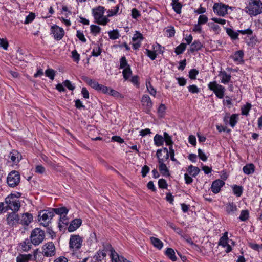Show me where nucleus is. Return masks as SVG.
<instances>
[{
	"mask_svg": "<svg viewBox=\"0 0 262 262\" xmlns=\"http://www.w3.org/2000/svg\"><path fill=\"white\" fill-rule=\"evenodd\" d=\"M163 150L164 151L163 157H162L161 150H157L156 153L157 157L158 159L159 170L162 176L169 177L170 174L166 164H164V162L169 158L168 150L167 148H165Z\"/></svg>",
	"mask_w": 262,
	"mask_h": 262,
	"instance_id": "1",
	"label": "nucleus"
},
{
	"mask_svg": "<svg viewBox=\"0 0 262 262\" xmlns=\"http://www.w3.org/2000/svg\"><path fill=\"white\" fill-rule=\"evenodd\" d=\"M105 10L104 7L102 6H99L92 9V14L96 23L105 26L110 21V19L104 16Z\"/></svg>",
	"mask_w": 262,
	"mask_h": 262,
	"instance_id": "2",
	"label": "nucleus"
},
{
	"mask_svg": "<svg viewBox=\"0 0 262 262\" xmlns=\"http://www.w3.org/2000/svg\"><path fill=\"white\" fill-rule=\"evenodd\" d=\"M245 11L250 16H256L262 13V2L260 0H252L245 8Z\"/></svg>",
	"mask_w": 262,
	"mask_h": 262,
	"instance_id": "3",
	"label": "nucleus"
},
{
	"mask_svg": "<svg viewBox=\"0 0 262 262\" xmlns=\"http://www.w3.org/2000/svg\"><path fill=\"white\" fill-rule=\"evenodd\" d=\"M54 216V214L52 208L40 210L38 216V221L40 222L41 225L48 227Z\"/></svg>",
	"mask_w": 262,
	"mask_h": 262,
	"instance_id": "4",
	"label": "nucleus"
},
{
	"mask_svg": "<svg viewBox=\"0 0 262 262\" xmlns=\"http://www.w3.org/2000/svg\"><path fill=\"white\" fill-rule=\"evenodd\" d=\"M45 238V231L40 228H36L32 231L29 239L33 245L37 246L41 243Z\"/></svg>",
	"mask_w": 262,
	"mask_h": 262,
	"instance_id": "5",
	"label": "nucleus"
},
{
	"mask_svg": "<svg viewBox=\"0 0 262 262\" xmlns=\"http://www.w3.org/2000/svg\"><path fill=\"white\" fill-rule=\"evenodd\" d=\"M208 88L210 90L213 91L216 96L220 98H223L225 92V88L217 83L216 81H213L209 82L208 84Z\"/></svg>",
	"mask_w": 262,
	"mask_h": 262,
	"instance_id": "6",
	"label": "nucleus"
},
{
	"mask_svg": "<svg viewBox=\"0 0 262 262\" xmlns=\"http://www.w3.org/2000/svg\"><path fill=\"white\" fill-rule=\"evenodd\" d=\"M20 174L18 171L12 170L8 175L7 178V182L8 186L10 187L14 188L20 183Z\"/></svg>",
	"mask_w": 262,
	"mask_h": 262,
	"instance_id": "7",
	"label": "nucleus"
},
{
	"mask_svg": "<svg viewBox=\"0 0 262 262\" xmlns=\"http://www.w3.org/2000/svg\"><path fill=\"white\" fill-rule=\"evenodd\" d=\"M83 240L79 235L72 234L69 240V248L71 251H75L79 250L82 246Z\"/></svg>",
	"mask_w": 262,
	"mask_h": 262,
	"instance_id": "8",
	"label": "nucleus"
},
{
	"mask_svg": "<svg viewBox=\"0 0 262 262\" xmlns=\"http://www.w3.org/2000/svg\"><path fill=\"white\" fill-rule=\"evenodd\" d=\"M42 254L45 257L54 256L56 254L55 246L53 242H48L42 247Z\"/></svg>",
	"mask_w": 262,
	"mask_h": 262,
	"instance_id": "9",
	"label": "nucleus"
},
{
	"mask_svg": "<svg viewBox=\"0 0 262 262\" xmlns=\"http://www.w3.org/2000/svg\"><path fill=\"white\" fill-rule=\"evenodd\" d=\"M232 9V7L228 5L222 4L221 3H215L213 6V12L217 15L224 16L227 14V8Z\"/></svg>",
	"mask_w": 262,
	"mask_h": 262,
	"instance_id": "10",
	"label": "nucleus"
},
{
	"mask_svg": "<svg viewBox=\"0 0 262 262\" xmlns=\"http://www.w3.org/2000/svg\"><path fill=\"white\" fill-rule=\"evenodd\" d=\"M143 111L148 114H149L151 111L153 103L150 97L147 95H143L141 100Z\"/></svg>",
	"mask_w": 262,
	"mask_h": 262,
	"instance_id": "11",
	"label": "nucleus"
},
{
	"mask_svg": "<svg viewBox=\"0 0 262 262\" xmlns=\"http://www.w3.org/2000/svg\"><path fill=\"white\" fill-rule=\"evenodd\" d=\"M19 216L15 211L9 213L6 219L7 224L10 227H16L19 224Z\"/></svg>",
	"mask_w": 262,
	"mask_h": 262,
	"instance_id": "12",
	"label": "nucleus"
},
{
	"mask_svg": "<svg viewBox=\"0 0 262 262\" xmlns=\"http://www.w3.org/2000/svg\"><path fill=\"white\" fill-rule=\"evenodd\" d=\"M51 32L53 34L54 38L57 41L62 39L65 34L64 29L56 25L51 27Z\"/></svg>",
	"mask_w": 262,
	"mask_h": 262,
	"instance_id": "13",
	"label": "nucleus"
},
{
	"mask_svg": "<svg viewBox=\"0 0 262 262\" xmlns=\"http://www.w3.org/2000/svg\"><path fill=\"white\" fill-rule=\"evenodd\" d=\"M225 184L224 181L221 179H217L213 181L210 189L212 192L214 194L218 193L221 189V188L223 187Z\"/></svg>",
	"mask_w": 262,
	"mask_h": 262,
	"instance_id": "14",
	"label": "nucleus"
},
{
	"mask_svg": "<svg viewBox=\"0 0 262 262\" xmlns=\"http://www.w3.org/2000/svg\"><path fill=\"white\" fill-rule=\"evenodd\" d=\"M33 221V215L32 214L26 212L23 213L19 216V224L24 226H27Z\"/></svg>",
	"mask_w": 262,
	"mask_h": 262,
	"instance_id": "15",
	"label": "nucleus"
},
{
	"mask_svg": "<svg viewBox=\"0 0 262 262\" xmlns=\"http://www.w3.org/2000/svg\"><path fill=\"white\" fill-rule=\"evenodd\" d=\"M81 224L82 220L81 219L77 218L73 220L68 227V231L69 232H74L81 226Z\"/></svg>",
	"mask_w": 262,
	"mask_h": 262,
	"instance_id": "16",
	"label": "nucleus"
},
{
	"mask_svg": "<svg viewBox=\"0 0 262 262\" xmlns=\"http://www.w3.org/2000/svg\"><path fill=\"white\" fill-rule=\"evenodd\" d=\"M244 53L243 50H238L231 56V58L237 64H243L244 62Z\"/></svg>",
	"mask_w": 262,
	"mask_h": 262,
	"instance_id": "17",
	"label": "nucleus"
},
{
	"mask_svg": "<svg viewBox=\"0 0 262 262\" xmlns=\"http://www.w3.org/2000/svg\"><path fill=\"white\" fill-rule=\"evenodd\" d=\"M81 79L86 82L89 86L97 91L99 86V83L94 79H91L86 76H82Z\"/></svg>",
	"mask_w": 262,
	"mask_h": 262,
	"instance_id": "18",
	"label": "nucleus"
},
{
	"mask_svg": "<svg viewBox=\"0 0 262 262\" xmlns=\"http://www.w3.org/2000/svg\"><path fill=\"white\" fill-rule=\"evenodd\" d=\"M170 5L177 14H180L181 13L183 4L179 0H171Z\"/></svg>",
	"mask_w": 262,
	"mask_h": 262,
	"instance_id": "19",
	"label": "nucleus"
},
{
	"mask_svg": "<svg viewBox=\"0 0 262 262\" xmlns=\"http://www.w3.org/2000/svg\"><path fill=\"white\" fill-rule=\"evenodd\" d=\"M9 158L14 164H16L21 160V155L17 150H13L10 153Z\"/></svg>",
	"mask_w": 262,
	"mask_h": 262,
	"instance_id": "20",
	"label": "nucleus"
},
{
	"mask_svg": "<svg viewBox=\"0 0 262 262\" xmlns=\"http://www.w3.org/2000/svg\"><path fill=\"white\" fill-rule=\"evenodd\" d=\"M7 204L8 205L7 207L11 209L13 212L15 211V212H17L20 207V202L17 200H10V203Z\"/></svg>",
	"mask_w": 262,
	"mask_h": 262,
	"instance_id": "21",
	"label": "nucleus"
},
{
	"mask_svg": "<svg viewBox=\"0 0 262 262\" xmlns=\"http://www.w3.org/2000/svg\"><path fill=\"white\" fill-rule=\"evenodd\" d=\"M32 243L29 239H26L23 242L19 244V247L23 252H28L32 247Z\"/></svg>",
	"mask_w": 262,
	"mask_h": 262,
	"instance_id": "22",
	"label": "nucleus"
},
{
	"mask_svg": "<svg viewBox=\"0 0 262 262\" xmlns=\"http://www.w3.org/2000/svg\"><path fill=\"white\" fill-rule=\"evenodd\" d=\"M202 47L203 45L202 43L198 40H195L190 46L189 52L193 53L195 51L201 50Z\"/></svg>",
	"mask_w": 262,
	"mask_h": 262,
	"instance_id": "23",
	"label": "nucleus"
},
{
	"mask_svg": "<svg viewBox=\"0 0 262 262\" xmlns=\"http://www.w3.org/2000/svg\"><path fill=\"white\" fill-rule=\"evenodd\" d=\"M255 168V166L253 164H247L243 167V171L245 174L249 175L254 172Z\"/></svg>",
	"mask_w": 262,
	"mask_h": 262,
	"instance_id": "24",
	"label": "nucleus"
},
{
	"mask_svg": "<svg viewBox=\"0 0 262 262\" xmlns=\"http://www.w3.org/2000/svg\"><path fill=\"white\" fill-rule=\"evenodd\" d=\"M102 43L95 44L91 53L92 56L94 57H98V56L100 55L102 51Z\"/></svg>",
	"mask_w": 262,
	"mask_h": 262,
	"instance_id": "25",
	"label": "nucleus"
},
{
	"mask_svg": "<svg viewBox=\"0 0 262 262\" xmlns=\"http://www.w3.org/2000/svg\"><path fill=\"white\" fill-rule=\"evenodd\" d=\"M219 76H222L221 82L223 84H227L231 80V76L230 74H228L225 71H221Z\"/></svg>",
	"mask_w": 262,
	"mask_h": 262,
	"instance_id": "26",
	"label": "nucleus"
},
{
	"mask_svg": "<svg viewBox=\"0 0 262 262\" xmlns=\"http://www.w3.org/2000/svg\"><path fill=\"white\" fill-rule=\"evenodd\" d=\"M187 171L189 175L195 177L199 173L200 169L198 167L191 165L188 166Z\"/></svg>",
	"mask_w": 262,
	"mask_h": 262,
	"instance_id": "27",
	"label": "nucleus"
},
{
	"mask_svg": "<svg viewBox=\"0 0 262 262\" xmlns=\"http://www.w3.org/2000/svg\"><path fill=\"white\" fill-rule=\"evenodd\" d=\"M165 255L172 261H176L177 258L175 255L174 250L171 248H167L165 252Z\"/></svg>",
	"mask_w": 262,
	"mask_h": 262,
	"instance_id": "28",
	"label": "nucleus"
},
{
	"mask_svg": "<svg viewBox=\"0 0 262 262\" xmlns=\"http://www.w3.org/2000/svg\"><path fill=\"white\" fill-rule=\"evenodd\" d=\"M227 34L230 36L232 40H236L238 39L239 33L238 31H234L232 29L227 28H226Z\"/></svg>",
	"mask_w": 262,
	"mask_h": 262,
	"instance_id": "29",
	"label": "nucleus"
},
{
	"mask_svg": "<svg viewBox=\"0 0 262 262\" xmlns=\"http://www.w3.org/2000/svg\"><path fill=\"white\" fill-rule=\"evenodd\" d=\"M54 214L56 213L61 216L67 215L69 210L66 207H62L58 208H52Z\"/></svg>",
	"mask_w": 262,
	"mask_h": 262,
	"instance_id": "30",
	"label": "nucleus"
},
{
	"mask_svg": "<svg viewBox=\"0 0 262 262\" xmlns=\"http://www.w3.org/2000/svg\"><path fill=\"white\" fill-rule=\"evenodd\" d=\"M150 239L152 244L155 247H156L159 250L162 249L163 246V244L161 240L155 237H151Z\"/></svg>",
	"mask_w": 262,
	"mask_h": 262,
	"instance_id": "31",
	"label": "nucleus"
},
{
	"mask_svg": "<svg viewBox=\"0 0 262 262\" xmlns=\"http://www.w3.org/2000/svg\"><path fill=\"white\" fill-rule=\"evenodd\" d=\"M237 206L236 204L233 202L229 203L226 206V211L228 214L234 213L237 211Z\"/></svg>",
	"mask_w": 262,
	"mask_h": 262,
	"instance_id": "32",
	"label": "nucleus"
},
{
	"mask_svg": "<svg viewBox=\"0 0 262 262\" xmlns=\"http://www.w3.org/2000/svg\"><path fill=\"white\" fill-rule=\"evenodd\" d=\"M232 188L234 194L237 197H239L242 195L243 192V187L242 186L234 185Z\"/></svg>",
	"mask_w": 262,
	"mask_h": 262,
	"instance_id": "33",
	"label": "nucleus"
},
{
	"mask_svg": "<svg viewBox=\"0 0 262 262\" xmlns=\"http://www.w3.org/2000/svg\"><path fill=\"white\" fill-rule=\"evenodd\" d=\"M154 141L155 145L158 147L163 145L164 139L161 135L156 134L154 138Z\"/></svg>",
	"mask_w": 262,
	"mask_h": 262,
	"instance_id": "34",
	"label": "nucleus"
},
{
	"mask_svg": "<svg viewBox=\"0 0 262 262\" xmlns=\"http://www.w3.org/2000/svg\"><path fill=\"white\" fill-rule=\"evenodd\" d=\"M39 253V249H36L33 251V254H24L25 257H26V259L29 261L30 260H32L34 261H36L37 259H39L37 258V255Z\"/></svg>",
	"mask_w": 262,
	"mask_h": 262,
	"instance_id": "35",
	"label": "nucleus"
},
{
	"mask_svg": "<svg viewBox=\"0 0 262 262\" xmlns=\"http://www.w3.org/2000/svg\"><path fill=\"white\" fill-rule=\"evenodd\" d=\"M228 232H225L223 235L220 238V241L219 242V245L222 246L223 247H225L228 244Z\"/></svg>",
	"mask_w": 262,
	"mask_h": 262,
	"instance_id": "36",
	"label": "nucleus"
},
{
	"mask_svg": "<svg viewBox=\"0 0 262 262\" xmlns=\"http://www.w3.org/2000/svg\"><path fill=\"white\" fill-rule=\"evenodd\" d=\"M163 136V139H164L166 144L169 146V147H172L173 142L172 141L171 137L166 132L164 133Z\"/></svg>",
	"mask_w": 262,
	"mask_h": 262,
	"instance_id": "37",
	"label": "nucleus"
},
{
	"mask_svg": "<svg viewBox=\"0 0 262 262\" xmlns=\"http://www.w3.org/2000/svg\"><path fill=\"white\" fill-rule=\"evenodd\" d=\"M122 74L123 78L125 80L128 79L132 74V71L131 70L130 67L128 66L127 67H126V68L124 69L122 71Z\"/></svg>",
	"mask_w": 262,
	"mask_h": 262,
	"instance_id": "38",
	"label": "nucleus"
},
{
	"mask_svg": "<svg viewBox=\"0 0 262 262\" xmlns=\"http://www.w3.org/2000/svg\"><path fill=\"white\" fill-rule=\"evenodd\" d=\"M21 195V193L18 192H17L16 193L13 194L11 193L8 196H7L5 198V203L6 204H10V200H15L14 198H19L20 197Z\"/></svg>",
	"mask_w": 262,
	"mask_h": 262,
	"instance_id": "39",
	"label": "nucleus"
},
{
	"mask_svg": "<svg viewBox=\"0 0 262 262\" xmlns=\"http://www.w3.org/2000/svg\"><path fill=\"white\" fill-rule=\"evenodd\" d=\"M186 48V44L185 43H181L175 49V53L177 55L182 54Z\"/></svg>",
	"mask_w": 262,
	"mask_h": 262,
	"instance_id": "40",
	"label": "nucleus"
},
{
	"mask_svg": "<svg viewBox=\"0 0 262 262\" xmlns=\"http://www.w3.org/2000/svg\"><path fill=\"white\" fill-rule=\"evenodd\" d=\"M238 114H233L230 117L229 123L232 127H234L238 121Z\"/></svg>",
	"mask_w": 262,
	"mask_h": 262,
	"instance_id": "41",
	"label": "nucleus"
},
{
	"mask_svg": "<svg viewBox=\"0 0 262 262\" xmlns=\"http://www.w3.org/2000/svg\"><path fill=\"white\" fill-rule=\"evenodd\" d=\"M249 217V213L248 210H243L241 212L239 220L241 221H246Z\"/></svg>",
	"mask_w": 262,
	"mask_h": 262,
	"instance_id": "42",
	"label": "nucleus"
},
{
	"mask_svg": "<svg viewBox=\"0 0 262 262\" xmlns=\"http://www.w3.org/2000/svg\"><path fill=\"white\" fill-rule=\"evenodd\" d=\"M251 104L249 103H247L246 105H244L241 108V114L243 115H248L249 112L251 108Z\"/></svg>",
	"mask_w": 262,
	"mask_h": 262,
	"instance_id": "43",
	"label": "nucleus"
},
{
	"mask_svg": "<svg viewBox=\"0 0 262 262\" xmlns=\"http://www.w3.org/2000/svg\"><path fill=\"white\" fill-rule=\"evenodd\" d=\"M100 254H102V255L103 257H105L106 254L103 251H99L97 252L95 256H94L93 259L91 260V262H100L101 261V256Z\"/></svg>",
	"mask_w": 262,
	"mask_h": 262,
	"instance_id": "44",
	"label": "nucleus"
},
{
	"mask_svg": "<svg viewBox=\"0 0 262 262\" xmlns=\"http://www.w3.org/2000/svg\"><path fill=\"white\" fill-rule=\"evenodd\" d=\"M144 39L143 35L138 31H136V33L133 37L132 40L134 42L140 41L141 42Z\"/></svg>",
	"mask_w": 262,
	"mask_h": 262,
	"instance_id": "45",
	"label": "nucleus"
},
{
	"mask_svg": "<svg viewBox=\"0 0 262 262\" xmlns=\"http://www.w3.org/2000/svg\"><path fill=\"white\" fill-rule=\"evenodd\" d=\"M55 73V71L52 69H48L45 71L46 76L48 77L52 80L54 79Z\"/></svg>",
	"mask_w": 262,
	"mask_h": 262,
	"instance_id": "46",
	"label": "nucleus"
},
{
	"mask_svg": "<svg viewBox=\"0 0 262 262\" xmlns=\"http://www.w3.org/2000/svg\"><path fill=\"white\" fill-rule=\"evenodd\" d=\"M109 37L110 39L115 40L118 39L119 36V33L117 30H113L108 32Z\"/></svg>",
	"mask_w": 262,
	"mask_h": 262,
	"instance_id": "47",
	"label": "nucleus"
},
{
	"mask_svg": "<svg viewBox=\"0 0 262 262\" xmlns=\"http://www.w3.org/2000/svg\"><path fill=\"white\" fill-rule=\"evenodd\" d=\"M107 94L112 96H113L114 97H115V98H123V96L122 95V94H121L118 91L111 89V88H110V90H109L108 93Z\"/></svg>",
	"mask_w": 262,
	"mask_h": 262,
	"instance_id": "48",
	"label": "nucleus"
},
{
	"mask_svg": "<svg viewBox=\"0 0 262 262\" xmlns=\"http://www.w3.org/2000/svg\"><path fill=\"white\" fill-rule=\"evenodd\" d=\"M119 5H120L118 4L117 6H116L114 8V10H113V9L108 10L107 11L108 14H107V17H110L114 15H116L119 10Z\"/></svg>",
	"mask_w": 262,
	"mask_h": 262,
	"instance_id": "49",
	"label": "nucleus"
},
{
	"mask_svg": "<svg viewBox=\"0 0 262 262\" xmlns=\"http://www.w3.org/2000/svg\"><path fill=\"white\" fill-rule=\"evenodd\" d=\"M130 66L126 60V57L123 56L120 59L119 69H125L126 67Z\"/></svg>",
	"mask_w": 262,
	"mask_h": 262,
	"instance_id": "50",
	"label": "nucleus"
},
{
	"mask_svg": "<svg viewBox=\"0 0 262 262\" xmlns=\"http://www.w3.org/2000/svg\"><path fill=\"white\" fill-rule=\"evenodd\" d=\"M90 28H91V33L94 34L95 35H96L97 34H99L101 31L100 27L98 26L95 25H91Z\"/></svg>",
	"mask_w": 262,
	"mask_h": 262,
	"instance_id": "51",
	"label": "nucleus"
},
{
	"mask_svg": "<svg viewBox=\"0 0 262 262\" xmlns=\"http://www.w3.org/2000/svg\"><path fill=\"white\" fill-rule=\"evenodd\" d=\"M146 54L152 60H155L157 57L156 51H151L149 49H146Z\"/></svg>",
	"mask_w": 262,
	"mask_h": 262,
	"instance_id": "52",
	"label": "nucleus"
},
{
	"mask_svg": "<svg viewBox=\"0 0 262 262\" xmlns=\"http://www.w3.org/2000/svg\"><path fill=\"white\" fill-rule=\"evenodd\" d=\"M35 15L34 13L31 12L29 13L28 15L26 17L25 20L24 21L25 24H28L32 21L35 19Z\"/></svg>",
	"mask_w": 262,
	"mask_h": 262,
	"instance_id": "53",
	"label": "nucleus"
},
{
	"mask_svg": "<svg viewBox=\"0 0 262 262\" xmlns=\"http://www.w3.org/2000/svg\"><path fill=\"white\" fill-rule=\"evenodd\" d=\"M167 183L166 181L164 179H160L158 181V186L161 189H167Z\"/></svg>",
	"mask_w": 262,
	"mask_h": 262,
	"instance_id": "54",
	"label": "nucleus"
},
{
	"mask_svg": "<svg viewBox=\"0 0 262 262\" xmlns=\"http://www.w3.org/2000/svg\"><path fill=\"white\" fill-rule=\"evenodd\" d=\"M146 87H147V89L149 93L151 95L155 96L156 94V90L154 88V87L151 85L150 82H148V83L146 82Z\"/></svg>",
	"mask_w": 262,
	"mask_h": 262,
	"instance_id": "55",
	"label": "nucleus"
},
{
	"mask_svg": "<svg viewBox=\"0 0 262 262\" xmlns=\"http://www.w3.org/2000/svg\"><path fill=\"white\" fill-rule=\"evenodd\" d=\"M169 151H168L169 157H170L171 161L176 162L177 163L180 164V163L174 158V150L172 147H169Z\"/></svg>",
	"mask_w": 262,
	"mask_h": 262,
	"instance_id": "56",
	"label": "nucleus"
},
{
	"mask_svg": "<svg viewBox=\"0 0 262 262\" xmlns=\"http://www.w3.org/2000/svg\"><path fill=\"white\" fill-rule=\"evenodd\" d=\"M71 54H72V57L73 60L75 62L78 63V62L80 60V55L78 53L77 51L76 50H74L73 51H72Z\"/></svg>",
	"mask_w": 262,
	"mask_h": 262,
	"instance_id": "57",
	"label": "nucleus"
},
{
	"mask_svg": "<svg viewBox=\"0 0 262 262\" xmlns=\"http://www.w3.org/2000/svg\"><path fill=\"white\" fill-rule=\"evenodd\" d=\"M199 74V71L195 69H191L189 72V77L191 79H196V76Z\"/></svg>",
	"mask_w": 262,
	"mask_h": 262,
	"instance_id": "58",
	"label": "nucleus"
},
{
	"mask_svg": "<svg viewBox=\"0 0 262 262\" xmlns=\"http://www.w3.org/2000/svg\"><path fill=\"white\" fill-rule=\"evenodd\" d=\"M208 21V17L205 15H200L198 18V23L199 24L203 25Z\"/></svg>",
	"mask_w": 262,
	"mask_h": 262,
	"instance_id": "59",
	"label": "nucleus"
},
{
	"mask_svg": "<svg viewBox=\"0 0 262 262\" xmlns=\"http://www.w3.org/2000/svg\"><path fill=\"white\" fill-rule=\"evenodd\" d=\"M249 40L246 41V43L249 46H253L256 43V36H253V34L251 36H249Z\"/></svg>",
	"mask_w": 262,
	"mask_h": 262,
	"instance_id": "60",
	"label": "nucleus"
},
{
	"mask_svg": "<svg viewBox=\"0 0 262 262\" xmlns=\"http://www.w3.org/2000/svg\"><path fill=\"white\" fill-rule=\"evenodd\" d=\"M188 89L189 92L192 94H196L199 92V89L197 87L196 85L193 84L190 85L188 87Z\"/></svg>",
	"mask_w": 262,
	"mask_h": 262,
	"instance_id": "61",
	"label": "nucleus"
},
{
	"mask_svg": "<svg viewBox=\"0 0 262 262\" xmlns=\"http://www.w3.org/2000/svg\"><path fill=\"white\" fill-rule=\"evenodd\" d=\"M76 37L82 42H85L86 41V39L85 38L83 32L79 30L77 31Z\"/></svg>",
	"mask_w": 262,
	"mask_h": 262,
	"instance_id": "62",
	"label": "nucleus"
},
{
	"mask_svg": "<svg viewBox=\"0 0 262 262\" xmlns=\"http://www.w3.org/2000/svg\"><path fill=\"white\" fill-rule=\"evenodd\" d=\"M109 90V87L100 84L99 86L98 87V89L97 90V91L101 92L103 94H107L108 93Z\"/></svg>",
	"mask_w": 262,
	"mask_h": 262,
	"instance_id": "63",
	"label": "nucleus"
},
{
	"mask_svg": "<svg viewBox=\"0 0 262 262\" xmlns=\"http://www.w3.org/2000/svg\"><path fill=\"white\" fill-rule=\"evenodd\" d=\"M249 246L252 249L259 251L260 249H262V245L249 243Z\"/></svg>",
	"mask_w": 262,
	"mask_h": 262,
	"instance_id": "64",
	"label": "nucleus"
}]
</instances>
